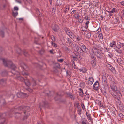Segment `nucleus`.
Returning a JSON list of instances; mask_svg holds the SVG:
<instances>
[{
    "label": "nucleus",
    "mask_w": 124,
    "mask_h": 124,
    "mask_svg": "<svg viewBox=\"0 0 124 124\" xmlns=\"http://www.w3.org/2000/svg\"><path fill=\"white\" fill-rule=\"evenodd\" d=\"M78 70L80 71V72H82L83 73L86 72L87 71V70L85 67H84L82 69H79Z\"/></svg>",
    "instance_id": "5701e85b"
},
{
    "label": "nucleus",
    "mask_w": 124,
    "mask_h": 124,
    "mask_svg": "<svg viewBox=\"0 0 124 124\" xmlns=\"http://www.w3.org/2000/svg\"><path fill=\"white\" fill-rule=\"evenodd\" d=\"M18 13L17 12L16 13L14 12H12V15L13 17L15 18H16V16L18 15Z\"/></svg>",
    "instance_id": "7c9ffc66"
},
{
    "label": "nucleus",
    "mask_w": 124,
    "mask_h": 124,
    "mask_svg": "<svg viewBox=\"0 0 124 124\" xmlns=\"http://www.w3.org/2000/svg\"><path fill=\"white\" fill-rule=\"evenodd\" d=\"M87 91L85 93V94H86V95H84L85 96L86 98H89V95L88 93H87Z\"/></svg>",
    "instance_id": "de8ad7c7"
},
{
    "label": "nucleus",
    "mask_w": 124,
    "mask_h": 124,
    "mask_svg": "<svg viewBox=\"0 0 124 124\" xmlns=\"http://www.w3.org/2000/svg\"><path fill=\"white\" fill-rule=\"evenodd\" d=\"M66 94L68 97L70 98L71 99L73 100L75 99V96L72 94L70 93L66 92Z\"/></svg>",
    "instance_id": "9d476101"
},
{
    "label": "nucleus",
    "mask_w": 124,
    "mask_h": 124,
    "mask_svg": "<svg viewBox=\"0 0 124 124\" xmlns=\"http://www.w3.org/2000/svg\"><path fill=\"white\" fill-rule=\"evenodd\" d=\"M124 46V43H121L120 42H118L117 43L116 47L118 49H120L121 48V46Z\"/></svg>",
    "instance_id": "f3484780"
},
{
    "label": "nucleus",
    "mask_w": 124,
    "mask_h": 124,
    "mask_svg": "<svg viewBox=\"0 0 124 124\" xmlns=\"http://www.w3.org/2000/svg\"><path fill=\"white\" fill-rule=\"evenodd\" d=\"M6 116V113H0V119L2 118L3 121L1 122V124H6V122L4 118V117Z\"/></svg>",
    "instance_id": "39448f33"
},
{
    "label": "nucleus",
    "mask_w": 124,
    "mask_h": 124,
    "mask_svg": "<svg viewBox=\"0 0 124 124\" xmlns=\"http://www.w3.org/2000/svg\"><path fill=\"white\" fill-rule=\"evenodd\" d=\"M66 34L71 39L75 38L74 34L72 31H66Z\"/></svg>",
    "instance_id": "f8f14e48"
},
{
    "label": "nucleus",
    "mask_w": 124,
    "mask_h": 124,
    "mask_svg": "<svg viewBox=\"0 0 124 124\" xmlns=\"http://www.w3.org/2000/svg\"><path fill=\"white\" fill-rule=\"evenodd\" d=\"M6 84V80L4 79H2L0 80V84L2 85H4Z\"/></svg>",
    "instance_id": "dca6fc26"
},
{
    "label": "nucleus",
    "mask_w": 124,
    "mask_h": 124,
    "mask_svg": "<svg viewBox=\"0 0 124 124\" xmlns=\"http://www.w3.org/2000/svg\"><path fill=\"white\" fill-rule=\"evenodd\" d=\"M74 16L75 18L77 19H78L80 17V16L78 14H75V15Z\"/></svg>",
    "instance_id": "f704fd0d"
},
{
    "label": "nucleus",
    "mask_w": 124,
    "mask_h": 124,
    "mask_svg": "<svg viewBox=\"0 0 124 124\" xmlns=\"http://www.w3.org/2000/svg\"><path fill=\"white\" fill-rule=\"evenodd\" d=\"M2 62L3 65L5 67H10L12 69L11 73L14 75H18L21 74L23 75H28V74L26 73L24 71L25 70H26L27 66L22 61H20L19 62L20 66L19 68V71L17 72L16 71L17 67L15 64H13L12 62L10 60H6L5 59L0 58V62Z\"/></svg>",
    "instance_id": "f257e3e1"
},
{
    "label": "nucleus",
    "mask_w": 124,
    "mask_h": 124,
    "mask_svg": "<svg viewBox=\"0 0 124 124\" xmlns=\"http://www.w3.org/2000/svg\"><path fill=\"white\" fill-rule=\"evenodd\" d=\"M116 82L115 80L113 79H112L111 82L110 83V86L111 89L110 93L111 95L118 93L121 96V94L119 90H117V87L115 85Z\"/></svg>",
    "instance_id": "7ed1b4c3"
},
{
    "label": "nucleus",
    "mask_w": 124,
    "mask_h": 124,
    "mask_svg": "<svg viewBox=\"0 0 124 124\" xmlns=\"http://www.w3.org/2000/svg\"><path fill=\"white\" fill-rule=\"evenodd\" d=\"M119 108L121 109H122V110H124V105L120 103L119 104Z\"/></svg>",
    "instance_id": "72a5a7b5"
},
{
    "label": "nucleus",
    "mask_w": 124,
    "mask_h": 124,
    "mask_svg": "<svg viewBox=\"0 0 124 124\" xmlns=\"http://www.w3.org/2000/svg\"><path fill=\"white\" fill-rule=\"evenodd\" d=\"M66 39L67 41L69 43V42H70L72 41L70 39L68 38H67Z\"/></svg>",
    "instance_id": "0e129e2a"
},
{
    "label": "nucleus",
    "mask_w": 124,
    "mask_h": 124,
    "mask_svg": "<svg viewBox=\"0 0 124 124\" xmlns=\"http://www.w3.org/2000/svg\"><path fill=\"white\" fill-rule=\"evenodd\" d=\"M114 21H115V22H116V23H118V18H116L114 20Z\"/></svg>",
    "instance_id": "052dcab7"
},
{
    "label": "nucleus",
    "mask_w": 124,
    "mask_h": 124,
    "mask_svg": "<svg viewBox=\"0 0 124 124\" xmlns=\"http://www.w3.org/2000/svg\"><path fill=\"white\" fill-rule=\"evenodd\" d=\"M64 48L65 49L66 51L67 52L69 51L70 50L68 48V47L67 46H65Z\"/></svg>",
    "instance_id": "bf43d9fd"
},
{
    "label": "nucleus",
    "mask_w": 124,
    "mask_h": 124,
    "mask_svg": "<svg viewBox=\"0 0 124 124\" xmlns=\"http://www.w3.org/2000/svg\"><path fill=\"white\" fill-rule=\"evenodd\" d=\"M109 70L111 68H112V66L110 64H108L107 66Z\"/></svg>",
    "instance_id": "864d4df0"
},
{
    "label": "nucleus",
    "mask_w": 124,
    "mask_h": 124,
    "mask_svg": "<svg viewBox=\"0 0 124 124\" xmlns=\"http://www.w3.org/2000/svg\"><path fill=\"white\" fill-rule=\"evenodd\" d=\"M8 75V72L6 70H4L1 73V75L2 76H6Z\"/></svg>",
    "instance_id": "a878e982"
},
{
    "label": "nucleus",
    "mask_w": 124,
    "mask_h": 124,
    "mask_svg": "<svg viewBox=\"0 0 124 124\" xmlns=\"http://www.w3.org/2000/svg\"><path fill=\"white\" fill-rule=\"evenodd\" d=\"M18 7L16 6L14 8V10H15L17 11L18 10Z\"/></svg>",
    "instance_id": "69168bd1"
},
{
    "label": "nucleus",
    "mask_w": 124,
    "mask_h": 124,
    "mask_svg": "<svg viewBox=\"0 0 124 124\" xmlns=\"http://www.w3.org/2000/svg\"><path fill=\"white\" fill-rule=\"evenodd\" d=\"M39 54L41 55H42L44 53V51L43 50H41L39 51Z\"/></svg>",
    "instance_id": "774afa93"
},
{
    "label": "nucleus",
    "mask_w": 124,
    "mask_h": 124,
    "mask_svg": "<svg viewBox=\"0 0 124 124\" xmlns=\"http://www.w3.org/2000/svg\"><path fill=\"white\" fill-rule=\"evenodd\" d=\"M91 36V33L89 32L88 33H87L86 34V37L88 39Z\"/></svg>",
    "instance_id": "e433bc0d"
},
{
    "label": "nucleus",
    "mask_w": 124,
    "mask_h": 124,
    "mask_svg": "<svg viewBox=\"0 0 124 124\" xmlns=\"http://www.w3.org/2000/svg\"><path fill=\"white\" fill-rule=\"evenodd\" d=\"M116 43L115 41H113L110 42V46L112 47H114L116 46Z\"/></svg>",
    "instance_id": "393cba45"
},
{
    "label": "nucleus",
    "mask_w": 124,
    "mask_h": 124,
    "mask_svg": "<svg viewBox=\"0 0 124 124\" xmlns=\"http://www.w3.org/2000/svg\"><path fill=\"white\" fill-rule=\"evenodd\" d=\"M91 63L93 67H94L96 65V61L95 56H91Z\"/></svg>",
    "instance_id": "423d86ee"
},
{
    "label": "nucleus",
    "mask_w": 124,
    "mask_h": 124,
    "mask_svg": "<svg viewBox=\"0 0 124 124\" xmlns=\"http://www.w3.org/2000/svg\"><path fill=\"white\" fill-rule=\"evenodd\" d=\"M111 112V115H112L114 117H115L116 115L115 114V111H112Z\"/></svg>",
    "instance_id": "c03bdc74"
},
{
    "label": "nucleus",
    "mask_w": 124,
    "mask_h": 124,
    "mask_svg": "<svg viewBox=\"0 0 124 124\" xmlns=\"http://www.w3.org/2000/svg\"><path fill=\"white\" fill-rule=\"evenodd\" d=\"M109 70L113 73L115 74L116 73V71L115 70V69L113 67H112V68H111Z\"/></svg>",
    "instance_id": "cd10ccee"
},
{
    "label": "nucleus",
    "mask_w": 124,
    "mask_h": 124,
    "mask_svg": "<svg viewBox=\"0 0 124 124\" xmlns=\"http://www.w3.org/2000/svg\"><path fill=\"white\" fill-rule=\"evenodd\" d=\"M62 1L60 0H57L56 1L55 6L57 7V6H60L62 4Z\"/></svg>",
    "instance_id": "412c9836"
},
{
    "label": "nucleus",
    "mask_w": 124,
    "mask_h": 124,
    "mask_svg": "<svg viewBox=\"0 0 124 124\" xmlns=\"http://www.w3.org/2000/svg\"><path fill=\"white\" fill-rule=\"evenodd\" d=\"M52 28L54 31H58L59 30V27L57 25H54L52 27Z\"/></svg>",
    "instance_id": "2eb2a0df"
},
{
    "label": "nucleus",
    "mask_w": 124,
    "mask_h": 124,
    "mask_svg": "<svg viewBox=\"0 0 124 124\" xmlns=\"http://www.w3.org/2000/svg\"><path fill=\"white\" fill-rule=\"evenodd\" d=\"M51 44L54 47H56L57 46V45L55 43H54L53 42H52Z\"/></svg>",
    "instance_id": "603ef678"
},
{
    "label": "nucleus",
    "mask_w": 124,
    "mask_h": 124,
    "mask_svg": "<svg viewBox=\"0 0 124 124\" xmlns=\"http://www.w3.org/2000/svg\"><path fill=\"white\" fill-rule=\"evenodd\" d=\"M81 49L83 52L85 53H87L88 52V49L84 45L81 46Z\"/></svg>",
    "instance_id": "9b49d317"
},
{
    "label": "nucleus",
    "mask_w": 124,
    "mask_h": 124,
    "mask_svg": "<svg viewBox=\"0 0 124 124\" xmlns=\"http://www.w3.org/2000/svg\"><path fill=\"white\" fill-rule=\"evenodd\" d=\"M89 119V120L91 121L92 120V119L91 118V116L90 115V114H89L88 115H87L86 116Z\"/></svg>",
    "instance_id": "4c0bfd02"
},
{
    "label": "nucleus",
    "mask_w": 124,
    "mask_h": 124,
    "mask_svg": "<svg viewBox=\"0 0 124 124\" xmlns=\"http://www.w3.org/2000/svg\"><path fill=\"white\" fill-rule=\"evenodd\" d=\"M101 88L102 92L103 93L104 95H106L107 91L105 87H104L103 88Z\"/></svg>",
    "instance_id": "4be33fe9"
},
{
    "label": "nucleus",
    "mask_w": 124,
    "mask_h": 124,
    "mask_svg": "<svg viewBox=\"0 0 124 124\" xmlns=\"http://www.w3.org/2000/svg\"><path fill=\"white\" fill-rule=\"evenodd\" d=\"M118 93H116L115 94H114L112 95L118 101H119L120 102H121L120 101L121 100V98L120 97V96H122L120 95Z\"/></svg>",
    "instance_id": "1a4fd4ad"
},
{
    "label": "nucleus",
    "mask_w": 124,
    "mask_h": 124,
    "mask_svg": "<svg viewBox=\"0 0 124 124\" xmlns=\"http://www.w3.org/2000/svg\"><path fill=\"white\" fill-rule=\"evenodd\" d=\"M118 115L119 117L122 118H123V117H124V115L121 113H118Z\"/></svg>",
    "instance_id": "a19ab883"
},
{
    "label": "nucleus",
    "mask_w": 124,
    "mask_h": 124,
    "mask_svg": "<svg viewBox=\"0 0 124 124\" xmlns=\"http://www.w3.org/2000/svg\"><path fill=\"white\" fill-rule=\"evenodd\" d=\"M98 102V103L99 104V105L100 107H103V105L102 104L101 102L99 101H98L97 102Z\"/></svg>",
    "instance_id": "37998d69"
},
{
    "label": "nucleus",
    "mask_w": 124,
    "mask_h": 124,
    "mask_svg": "<svg viewBox=\"0 0 124 124\" xmlns=\"http://www.w3.org/2000/svg\"><path fill=\"white\" fill-rule=\"evenodd\" d=\"M80 95L81 97H83L84 95V94L83 92H80Z\"/></svg>",
    "instance_id": "680f3d73"
},
{
    "label": "nucleus",
    "mask_w": 124,
    "mask_h": 124,
    "mask_svg": "<svg viewBox=\"0 0 124 124\" xmlns=\"http://www.w3.org/2000/svg\"><path fill=\"white\" fill-rule=\"evenodd\" d=\"M115 51L118 53H119V54H120L122 53V51H121L119 49H116L115 50Z\"/></svg>",
    "instance_id": "3c124183"
},
{
    "label": "nucleus",
    "mask_w": 124,
    "mask_h": 124,
    "mask_svg": "<svg viewBox=\"0 0 124 124\" xmlns=\"http://www.w3.org/2000/svg\"><path fill=\"white\" fill-rule=\"evenodd\" d=\"M16 78L17 80H20L21 81H24V78L21 76H17Z\"/></svg>",
    "instance_id": "b1692460"
},
{
    "label": "nucleus",
    "mask_w": 124,
    "mask_h": 124,
    "mask_svg": "<svg viewBox=\"0 0 124 124\" xmlns=\"http://www.w3.org/2000/svg\"><path fill=\"white\" fill-rule=\"evenodd\" d=\"M81 53V52L80 51H76L75 52V54L77 57L79 58V59H80L81 58V56H80V53Z\"/></svg>",
    "instance_id": "a211bd4d"
},
{
    "label": "nucleus",
    "mask_w": 124,
    "mask_h": 124,
    "mask_svg": "<svg viewBox=\"0 0 124 124\" xmlns=\"http://www.w3.org/2000/svg\"><path fill=\"white\" fill-rule=\"evenodd\" d=\"M76 39L77 41H79L81 39V38L79 36H78L76 37Z\"/></svg>",
    "instance_id": "49530a36"
},
{
    "label": "nucleus",
    "mask_w": 124,
    "mask_h": 124,
    "mask_svg": "<svg viewBox=\"0 0 124 124\" xmlns=\"http://www.w3.org/2000/svg\"><path fill=\"white\" fill-rule=\"evenodd\" d=\"M27 90L30 93H31L33 91V90L32 89H31L29 88H28L27 89Z\"/></svg>",
    "instance_id": "e2e57ef3"
},
{
    "label": "nucleus",
    "mask_w": 124,
    "mask_h": 124,
    "mask_svg": "<svg viewBox=\"0 0 124 124\" xmlns=\"http://www.w3.org/2000/svg\"><path fill=\"white\" fill-rule=\"evenodd\" d=\"M51 38L52 40L53 41H55V38L54 37V36L52 35V36L51 37Z\"/></svg>",
    "instance_id": "8fccbe9b"
},
{
    "label": "nucleus",
    "mask_w": 124,
    "mask_h": 124,
    "mask_svg": "<svg viewBox=\"0 0 124 124\" xmlns=\"http://www.w3.org/2000/svg\"><path fill=\"white\" fill-rule=\"evenodd\" d=\"M76 49L77 50V51H80V47H79L78 46H76Z\"/></svg>",
    "instance_id": "09e8293b"
},
{
    "label": "nucleus",
    "mask_w": 124,
    "mask_h": 124,
    "mask_svg": "<svg viewBox=\"0 0 124 124\" xmlns=\"http://www.w3.org/2000/svg\"><path fill=\"white\" fill-rule=\"evenodd\" d=\"M117 62H118L121 64H122L123 63V61L121 60V59L120 58H118L117 60Z\"/></svg>",
    "instance_id": "473e14b6"
},
{
    "label": "nucleus",
    "mask_w": 124,
    "mask_h": 124,
    "mask_svg": "<svg viewBox=\"0 0 124 124\" xmlns=\"http://www.w3.org/2000/svg\"><path fill=\"white\" fill-rule=\"evenodd\" d=\"M1 99L0 100V102L2 103L3 104H5V100L4 99H2V97H1Z\"/></svg>",
    "instance_id": "c85d7f7f"
},
{
    "label": "nucleus",
    "mask_w": 124,
    "mask_h": 124,
    "mask_svg": "<svg viewBox=\"0 0 124 124\" xmlns=\"http://www.w3.org/2000/svg\"><path fill=\"white\" fill-rule=\"evenodd\" d=\"M32 83H33L32 86H35L36 85V81L33 79Z\"/></svg>",
    "instance_id": "79ce46f5"
},
{
    "label": "nucleus",
    "mask_w": 124,
    "mask_h": 124,
    "mask_svg": "<svg viewBox=\"0 0 124 124\" xmlns=\"http://www.w3.org/2000/svg\"><path fill=\"white\" fill-rule=\"evenodd\" d=\"M19 95L20 96V97L21 98L26 97H28V95L26 93H21L18 94V95Z\"/></svg>",
    "instance_id": "4468645a"
},
{
    "label": "nucleus",
    "mask_w": 124,
    "mask_h": 124,
    "mask_svg": "<svg viewBox=\"0 0 124 124\" xmlns=\"http://www.w3.org/2000/svg\"><path fill=\"white\" fill-rule=\"evenodd\" d=\"M69 44L70 46H71V47L73 48L74 47V45L73 43L72 42V41L70 42H69Z\"/></svg>",
    "instance_id": "ea45409f"
},
{
    "label": "nucleus",
    "mask_w": 124,
    "mask_h": 124,
    "mask_svg": "<svg viewBox=\"0 0 124 124\" xmlns=\"http://www.w3.org/2000/svg\"><path fill=\"white\" fill-rule=\"evenodd\" d=\"M96 46L94 48H97V49H99V48H100L101 47L99 45L96 44Z\"/></svg>",
    "instance_id": "6e6d98bb"
},
{
    "label": "nucleus",
    "mask_w": 124,
    "mask_h": 124,
    "mask_svg": "<svg viewBox=\"0 0 124 124\" xmlns=\"http://www.w3.org/2000/svg\"><path fill=\"white\" fill-rule=\"evenodd\" d=\"M43 105H42L41 104H40L39 107H40L42 106L44 107H46L48 105V102L47 101H45L42 102Z\"/></svg>",
    "instance_id": "aec40b11"
},
{
    "label": "nucleus",
    "mask_w": 124,
    "mask_h": 124,
    "mask_svg": "<svg viewBox=\"0 0 124 124\" xmlns=\"http://www.w3.org/2000/svg\"><path fill=\"white\" fill-rule=\"evenodd\" d=\"M25 85L26 86L29 87L30 85V82L28 79H24V81Z\"/></svg>",
    "instance_id": "6ab92c4d"
},
{
    "label": "nucleus",
    "mask_w": 124,
    "mask_h": 124,
    "mask_svg": "<svg viewBox=\"0 0 124 124\" xmlns=\"http://www.w3.org/2000/svg\"><path fill=\"white\" fill-rule=\"evenodd\" d=\"M90 53L91 56H94V55H95L100 59L102 58L101 52L99 49L96 48L91 49L90 51Z\"/></svg>",
    "instance_id": "20e7f679"
},
{
    "label": "nucleus",
    "mask_w": 124,
    "mask_h": 124,
    "mask_svg": "<svg viewBox=\"0 0 124 124\" xmlns=\"http://www.w3.org/2000/svg\"><path fill=\"white\" fill-rule=\"evenodd\" d=\"M99 38L100 39H103V36L102 34L101 33L100 34L98 35Z\"/></svg>",
    "instance_id": "58836bf2"
},
{
    "label": "nucleus",
    "mask_w": 124,
    "mask_h": 124,
    "mask_svg": "<svg viewBox=\"0 0 124 124\" xmlns=\"http://www.w3.org/2000/svg\"><path fill=\"white\" fill-rule=\"evenodd\" d=\"M99 85L98 81H96L94 84L93 88L95 90H97L99 89Z\"/></svg>",
    "instance_id": "6e6552de"
},
{
    "label": "nucleus",
    "mask_w": 124,
    "mask_h": 124,
    "mask_svg": "<svg viewBox=\"0 0 124 124\" xmlns=\"http://www.w3.org/2000/svg\"><path fill=\"white\" fill-rule=\"evenodd\" d=\"M36 12L38 16L39 17H41L42 16V14L41 13L39 9H37L36 10Z\"/></svg>",
    "instance_id": "bb28decb"
},
{
    "label": "nucleus",
    "mask_w": 124,
    "mask_h": 124,
    "mask_svg": "<svg viewBox=\"0 0 124 124\" xmlns=\"http://www.w3.org/2000/svg\"><path fill=\"white\" fill-rule=\"evenodd\" d=\"M24 55L26 57H28L29 56V55L27 52L26 51H24L23 52Z\"/></svg>",
    "instance_id": "c9c22d12"
},
{
    "label": "nucleus",
    "mask_w": 124,
    "mask_h": 124,
    "mask_svg": "<svg viewBox=\"0 0 124 124\" xmlns=\"http://www.w3.org/2000/svg\"><path fill=\"white\" fill-rule=\"evenodd\" d=\"M89 80L88 81V84L89 85H91L94 82V80L92 77H89Z\"/></svg>",
    "instance_id": "ddd939ff"
},
{
    "label": "nucleus",
    "mask_w": 124,
    "mask_h": 124,
    "mask_svg": "<svg viewBox=\"0 0 124 124\" xmlns=\"http://www.w3.org/2000/svg\"><path fill=\"white\" fill-rule=\"evenodd\" d=\"M115 8H113L112 10L109 12L110 13H113L114 12H115Z\"/></svg>",
    "instance_id": "338daca9"
},
{
    "label": "nucleus",
    "mask_w": 124,
    "mask_h": 124,
    "mask_svg": "<svg viewBox=\"0 0 124 124\" xmlns=\"http://www.w3.org/2000/svg\"><path fill=\"white\" fill-rule=\"evenodd\" d=\"M113 56V55L112 54H108V57L112 58Z\"/></svg>",
    "instance_id": "13d9d810"
},
{
    "label": "nucleus",
    "mask_w": 124,
    "mask_h": 124,
    "mask_svg": "<svg viewBox=\"0 0 124 124\" xmlns=\"http://www.w3.org/2000/svg\"><path fill=\"white\" fill-rule=\"evenodd\" d=\"M4 31H0V34L2 38L4 37Z\"/></svg>",
    "instance_id": "a18cd8bd"
},
{
    "label": "nucleus",
    "mask_w": 124,
    "mask_h": 124,
    "mask_svg": "<svg viewBox=\"0 0 124 124\" xmlns=\"http://www.w3.org/2000/svg\"><path fill=\"white\" fill-rule=\"evenodd\" d=\"M30 109V108L29 106H19L18 108L16 107L13 108L12 110V112L13 113L17 114V116L20 115L21 114L23 115V120L26 119L29 115L28 112L27 111H28Z\"/></svg>",
    "instance_id": "f03ea898"
},
{
    "label": "nucleus",
    "mask_w": 124,
    "mask_h": 124,
    "mask_svg": "<svg viewBox=\"0 0 124 124\" xmlns=\"http://www.w3.org/2000/svg\"><path fill=\"white\" fill-rule=\"evenodd\" d=\"M17 53L18 54H20L21 52V50L20 48H18L17 50Z\"/></svg>",
    "instance_id": "5fc2aeb1"
},
{
    "label": "nucleus",
    "mask_w": 124,
    "mask_h": 124,
    "mask_svg": "<svg viewBox=\"0 0 124 124\" xmlns=\"http://www.w3.org/2000/svg\"><path fill=\"white\" fill-rule=\"evenodd\" d=\"M69 7L68 6L66 7L64 9V13H66L69 10Z\"/></svg>",
    "instance_id": "c756f323"
},
{
    "label": "nucleus",
    "mask_w": 124,
    "mask_h": 124,
    "mask_svg": "<svg viewBox=\"0 0 124 124\" xmlns=\"http://www.w3.org/2000/svg\"><path fill=\"white\" fill-rule=\"evenodd\" d=\"M89 21H87L85 23V26H86L85 25H86V27L87 28H88V24H89Z\"/></svg>",
    "instance_id": "4d7b16f0"
},
{
    "label": "nucleus",
    "mask_w": 124,
    "mask_h": 124,
    "mask_svg": "<svg viewBox=\"0 0 124 124\" xmlns=\"http://www.w3.org/2000/svg\"><path fill=\"white\" fill-rule=\"evenodd\" d=\"M56 7L55 6V7H53L52 8V14L53 15L55 13Z\"/></svg>",
    "instance_id": "2f4dec72"
},
{
    "label": "nucleus",
    "mask_w": 124,
    "mask_h": 124,
    "mask_svg": "<svg viewBox=\"0 0 124 124\" xmlns=\"http://www.w3.org/2000/svg\"><path fill=\"white\" fill-rule=\"evenodd\" d=\"M102 81L103 84L104 86L106 87L108 86V84L107 82V78L106 76H104L102 77Z\"/></svg>",
    "instance_id": "0eeeda50"
}]
</instances>
